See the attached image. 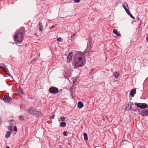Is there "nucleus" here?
<instances>
[{"instance_id":"393cba45","label":"nucleus","mask_w":148,"mask_h":148,"mask_svg":"<svg viewBox=\"0 0 148 148\" xmlns=\"http://www.w3.org/2000/svg\"><path fill=\"white\" fill-rule=\"evenodd\" d=\"M57 40L60 42H62V40L61 38L59 37L57 38Z\"/></svg>"},{"instance_id":"f3484780","label":"nucleus","mask_w":148,"mask_h":148,"mask_svg":"<svg viewBox=\"0 0 148 148\" xmlns=\"http://www.w3.org/2000/svg\"><path fill=\"white\" fill-rule=\"evenodd\" d=\"M84 140L85 141H87L88 140V138L87 137V135L86 133H84Z\"/></svg>"},{"instance_id":"5701e85b","label":"nucleus","mask_w":148,"mask_h":148,"mask_svg":"<svg viewBox=\"0 0 148 148\" xmlns=\"http://www.w3.org/2000/svg\"><path fill=\"white\" fill-rule=\"evenodd\" d=\"M15 123V121H10V125H11V126H12L13 125V124Z\"/></svg>"},{"instance_id":"72a5a7b5","label":"nucleus","mask_w":148,"mask_h":148,"mask_svg":"<svg viewBox=\"0 0 148 148\" xmlns=\"http://www.w3.org/2000/svg\"><path fill=\"white\" fill-rule=\"evenodd\" d=\"M125 9V11H126V12H127L128 11V10L127 9V8H124Z\"/></svg>"},{"instance_id":"2eb2a0df","label":"nucleus","mask_w":148,"mask_h":148,"mask_svg":"<svg viewBox=\"0 0 148 148\" xmlns=\"http://www.w3.org/2000/svg\"><path fill=\"white\" fill-rule=\"evenodd\" d=\"M123 6L124 8H127L128 7L127 3L125 2H124L123 3Z\"/></svg>"},{"instance_id":"1a4fd4ad","label":"nucleus","mask_w":148,"mask_h":148,"mask_svg":"<svg viewBox=\"0 0 148 148\" xmlns=\"http://www.w3.org/2000/svg\"><path fill=\"white\" fill-rule=\"evenodd\" d=\"M23 89H22L21 87L19 86V90L18 91V93L19 94H20L22 95L24 94V92L23 91Z\"/></svg>"},{"instance_id":"bb28decb","label":"nucleus","mask_w":148,"mask_h":148,"mask_svg":"<svg viewBox=\"0 0 148 148\" xmlns=\"http://www.w3.org/2000/svg\"><path fill=\"white\" fill-rule=\"evenodd\" d=\"M11 127H12V126H8V130H10V131H12V130Z\"/></svg>"},{"instance_id":"dca6fc26","label":"nucleus","mask_w":148,"mask_h":148,"mask_svg":"<svg viewBox=\"0 0 148 148\" xmlns=\"http://www.w3.org/2000/svg\"><path fill=\"white\" fill-rule=\"evenodd\" d=\"M39 31L40 32H42L43 30V26L41 23L40 22L39 23Z\"/></svg>"},{"instance_id":"7c9ffc66","label":"nucleus","mask_w":148,"mask_h":148,"mask_svg":"<svg viewBox=\"0 0 148 148\" xmlns=\"http://www.w3.org/2000/svg\"><path fill=\"white\" fill-rule=\"evenodd\" d=\"M74 2L75 3H79L80 2V0H74Z\"/></svg>"},{"instance_id":"a211bd4d","label":"nucleus","mask_w":148,"mask_h":148,"mask_svg":"<svg viewBox=\"0 0 148 148\" xmlns=\"http://www.w3.org/2000/svg\"><path fill=\"white\" fill-rule=\"evenodd\" d=\"M76 33H75L74 34H73L72 36L71 37V40L72 41L75 38V36H76Z\"/></svg>"},{"instance_id":"4468645a","label":"nucleus","mask_w":148,"mask_h":148,"mask_svg":"<svg viewBox=\"0 0 148 148\" xmlns=\"http://www.w3.org/2000/svg\"><path fill=\"white\" fill-rule=\"evenodd\" d=\"M11 134V133L10 131L7 132L6 134H5V138H9Z\"/></svg>"},{"instance_id":"473e14b6","label":"nucleus","mask_w":148,"mask_h":148,"mask_svg":"<svg viewBox=\"0 0 148 148\" xmlns=\"http://www.w3.org/2000/svg\"><path fill=\"white\" fill-rule=\"evenodd\" d=\"M54 28V26L52 25L51 26V27H50V29H53Z\"/></svg>"},{"instance_id":"0eeeda50","label":"nucleus","mask_w":148,"mask_h":148,"mask_svg":"<svg viewBox=\"0 0 148 148\" xmlns=\"http://www.w3.org/2000/svg\"><path fill=\"white\" fill-rule=\"evenodd\" d=\"M142 115L143 116H145L148 115V109L144 110L141 112Z\"/></svg>"},{"instance_id":"9b49d317","label":"nucleus","mask_w":148,"mask_h":148,"mask_svg":"<svg viewBox=\"0 0 148 148\" xmlns=\"http://www.w3.org/2000/svg\"><path fill=\"white\" fill-rule=\"evenodd\" d=\"M113 33L119 36H121V35L120 33H119L116 29H114L113 30Z\"/></svg>"},{"instance_id":"aec40b11","label":"nucleus","mask_w":148,"mask_h":148,"mask_svg":"<svg viewBox=\"0 0 148 148\" xmlns=\"http://www.w3.org/2000/svg\"><path fill=\"white\" fill-rule=\"evenodd\" d=\"M66 123L65 122H62L60 124V126L62 127H64L66 125Z\"/></svg>"},{"instance_id":"e433bc0d","label":"nucleus","mask_w":148,"mask_h":148,"mask_svg":"<svg viewBox=\"0 0 148 148\" xmlns=\"http://www.w3.org/2000/svg\"><path fill=\"white\" fill-rule=\"evenodd\" d=\"M40 55V53H39V54H38V56H39Z\"/></svg>"},{"instance_id":"c85d7f7f","label":"nucleus","mask_w":148,"mask_h":148,"mask_svg":"<svg viewBox=\"0 0 148 148\" xmlns=\"http://www.w3.org/2000/svg\"><path fill=\"white\" fill-rule=\"evenodd\" d=\"M129 15L133 19H135V18L133 16V15L131 14V13H130Z\"/></svg>"},{"instance_id":"c9c22d12","label":"nucleus","mask_w":148,"mask_h":148,"mask_svg":"<svg viewBox=\"0 0 148 148\" xmlns=\"http://www.w3.org/2000/svg\"><path fill=\"white\" fill-rule=\"evenodd\" d=\"M6 148H9V147L8 146L6 147Z\"/></svg>"},{"instance_id":"c756f323","label":"nucleus","mask_w":148,"mask_h":148,"mask_svg":"<svg viewBox=\"0 0 148 148\" xmlns=\"http://www.w3.org/2000/svg\"><path fill=\"white\" fill-rule=\"evenodd\" d=\"M54 115H52L50 117V119H54Z\"/></svg>"},{"instance_id":"b1692460","label":"nucleus","mask_w":148,"mask_h":148,"mask_svg":"<svg viewBox=\"0 0 148 148\" xmlns=\"http://www.w3.org/2000/svg\"><path fill=\"white\" fill-rule=\"evenodd\" d=\"M63 134L64 136H66L68 135V134L67 132L64 131L63 132Z\"/></svg>"},{"instance_id":"6ab92c4d","label":"nucleus","mask_w":148,"mask_h":148,"mask_svg":"<svg viewBox=\"0 0 148 148\" xmlns=\"http://www.w3.org/2000/svg\"><path fill=\"white\" fill-rule=\"evenodd\" d=\"M3 100L5 102H6V103L9 102L10 100L8 98H3Z\"/></svg>"},{"instance_id":"20e7f679","label":"nucleus","mask_w":148,"mask_h":148,"mask_svg":"<svg viewBox=\"0 0 148 148\" xmlns=\"http://www.w3.org/2000/svg\"><path fill=\"white\" fill-rule=\"evenodd\" d=\"M135 105L141 109H145L148 108L147 105L146 103H142L136 102L134 103Z\"/></svg>"},{"instance_id":"412c9836","label":"nucleus","mask_w":148,"mask_h":148,"mask_svg":"<svg viewBox=\"0 0 148 148\" xmlns=\"http://www.w3.org/2000/svg\"><path fill=\"white\" fill-rule=\"evenodd\" d=\"M77 78H75L73 80V85H75L77 83Z\"/></svg>"},{"instance_id":"9d476101","label":"nucleus","mask_w":148,"mask_h":148,"mask_svg":"<svg viewBox=\"0 0 148 148\" xmlns=\"http://www.w3.org/2000/svg\"><path fill=\"white\" fill-rule=\"evenodd\" d=\"M78 107L79 108H82L84 106V104L81 102L79 101L78 103Z\"/></svg>"},{"instance_id":"2f4dec72","label":"nucleus","mask_w":148,"mask_h":148,"mask_svg":"<svg viewBox=\"0 0 148 148\" xmlns=\"http://www.w3.org/2000/svg\"><path fill=\"white\" fill-rule=\"evenodd\" d=\"M126 13L127 14L129 15L131 13L129 11H128L126 12Z\"/></svg>"},{"instance_id":"cd10ccee","label":"nucleus","mask_w":148,"mask_h":148,"mask_svg":"<svg viewBox=\"0 0 148 148\" xmlns=\"http://www.w3.org/2000/svg\"><path fill=\"white\" fill-rule=\"evenodd\" d=\"M14 130L15 132H17V129L16 126H14L13 129Z\"/></svg>"},{"instance_id":"7ed1b4c3","label":"nucleus","mask_w":148,"mask_h":148,"mask_svg":"<svg viewBox=\"0 0 148 148\" xmlns=\"http://www.w3.org/2000/svg\"><path fill=\"white\" fill-rule=\"evenodd\" d=\"M28 112L29 113L32 115H35L36 116H39L41 114L40 112L36 110L34 108H30L28 110Z\"/></svg>"},{"instance_id":"f03ea898","label":"nucleus","mask_w":148,"mask_h":148,"mask_svg":"<svg viewBox=\"0 0 148 148\" xmlns=\"http://www.w3.org/2000/svg\"><path fill=\"white\" fill-rule=\"evenodd\" d=\"M23 37L22 32L18 33L14 37V41L18 42H20L22 41Z\"/></svg>"},{"instance_id":"6e6552de","label":"nucleus","mask_w":148,"mask_h":148,"mask_svg":"<svg viewBox=\"0 0 148 148\" xmlns=\"http://www.w3.org/2000/svg\"><path fill=\"white\" fill-rule=\"evenodd\" d=\"M136 89L135 88L132 89L130 91V95L133 97L134 96V95L136 92Z\"/></svg>"},{"instance_id":"f257e3e1","label":"nucleus","mask_w":148,"mask_h":148,"mask_svg":"<svg viewBox=\"0 0 148 148\" xmlns=\"http://www.w3.org/2000/svg\"><path fill=\"white\" fill-rule=\"evenodd\" d=\"M84 55V53L81 52H78L76 56L74 59V62L77 67L81 66L83 64V62L82 59V57Z\"/></svg>"},{"instance_id":"a878e982","label":"nucleus","mask_w":148,"mask_h":148,"mask_svg":"<svg viewBox=\"0 0 148 148\" xmlns=\"http://www.w3.org/2000/svg\"><path fill=\"white\" fill-rule=\"evenodd\" d=\"M19 118L21 120H23L24 119L23 116L22 115H20L19 116Z\"/></svg>"},{"instance_id":"423d86ee","label":"nucleus","mask_w":148,"mask_h":148,"mask_svg":"<svg viewBox=\"0 0 148 148\" xmlns=\"http://www.w3.org/2000/svg\"><path fill=\"white\" fill-rule=\"evenodd\" d=\"M73 53L72 52L69 53L67 58V61L68 62H70L72 60Z\"/></svg>"},{"instance_id":"4be33fe9","label":"nucleus","mask_w":148,"mask_h":148,"mask_svg":"<svg viewBox=\"0 0 148 148\" xmlns=\"http://www.w3.org/2000/svg\"><path fill=\"white\" fill-rule=\"evenodd\" d=\"M60 119L62 121H65V118L64 116H62L60 117Z\"/></svg>"},{"instance_id":"ddd939ff","label":"nucleus","mask_w":148,"mask_h":148,"mask_svg":"<svg viewBox=\"0 0 148 148\" xmlns=\"http://www.w3.org/2000/svg\"><path fill=\"white\" fill-rule=\"evenodd\" d=\"M113 75L116 78H118L119 76V74L117 72H115L113 73Z\"/></svg>"},{"instance_id":"39448f33","label":"nucleus","mask_w":148,"mask_h":148,"mask_svg":"<svg viewBox=\"0 0 148 148\" xmlns=\"http://www.w3.org/2000/svg\"><path fill=\"white\" fill-rule=\"evenodd\" d=\"M49 91L50 93L55 94L58 92V90L56 87H52L49 88Z\"/></svg>"},{"instance_id":"f704fd0d","label":"nucleus","mask_w":148,"mask_h":148,"mask_svg":"<svg viewBox=\"0 0 148 148\" xmlns=\"http://www.w3.org/2000/svg\"><path fill=\"white\" fill-rule=\"evenodd\" d=\"M2 119L1 118H0V123L2 122Z\"/></svg>"},{"instance_id":"f8f14e48","label":"nucleus","mask_w":148,"mask_h":148,"mask_svg":"<svg viewBox=\"0 0 148 148\" xmlns=\"http://www.w3.org/2000/svg\"><path fill=\"white\" fill-rule=\"evenodd\" d=\"M0 68L2 69L3 71L6 72H8V68L5 67L0 66Z\"/></svg>"}]
</instances>
